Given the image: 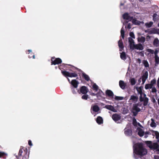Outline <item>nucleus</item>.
Here are the masks:
<instances>
[{
  "mask_svg": "<svg viewBox=\"0 0 159 159\" xmlns=\"http://www.w3.org/2000/svg\"><path fill=\"white\" fill-rule=\"evenodd\" d=\"M152 135L156 136L157 139V142L152 143L151 141H145V143L147 146L151 150H155L156 151L159 152V132L157 131L152 130Z\"/></svg>",
  "mask_w": 159,
  "mask_h": 159,
  "instance_id": "1",
  "label": "nucleus"
},
{
  "mask_svg": "<svg viewBox=\"0 0 159 159\" xmlns=\"http://www.w3.org/2000/svg\"><path fill=\"white\" fill-rule=\"evenodd\" d=\"M133 152L140 157H143L147 154L148 151L143 143H138L133 146Z\"/></svg>",
  "mask_w": 159,
  "mask_h": 159,
  "instance_id": "2",
  "label": "nucleus"
},
{
  "mask_svg": "<svg viewBox=\"0 0 159 159\" xmlns=\"http://www.w3.org/2000/svg\"><path fill=\"white\" fill-rule=\"evenodd\" d=\"M132 109L133 110L132 112L134 116H136L138 113L141 111V109L138 107V104L137 103L133 104Z\"/></svg>",
  "mask_w": 159,
  "mask_h": 159,
  "instance_id": "3",
  "label": "nucleus"
},
{
  "mask_svg": "<svg viewBox=\"0 0 159 159\" xmlns=\"http://www.w3.org/2000/svg\"><path fill=\"white\" fill-rule=\"evenodd\" d=\"M51 65L59 64L62 62V60L59 58H55L54 57H52L51 58Z\"/></svg>",
  "mask_w": 159,
  "mask_h": 159,
  "instance_id": "4",
  "label": "nucleus"
},
{
  "mask_svg": "<svg viewBox=\"0 0 159 159\" xmlns=\"http://www.w3.org/2000/svg\"><path fill=\"white\" fill-rule=\"evenodd\" d=\"M88 92V89L87 88L84 86H81L80 88V90H77V92L79 93V94H80L81 93L84 94H86Z\"/></svg>",
  "mask_w": 159,
  "mask_h": 159,
  "instance_id": "5",
  "label": "nucleus"
},
{
  "mask_svg": "<svg viewBox=\"0 0 159 159\" xmlns=\"http://www.w3.org/2000/svg\"><path fill=\"white\" fill-rule=\"evenodd\" d=\"M123 18L124 19L131 21L133 18V16H131L128 13H125L123 15Z\"/></svg>",
  "mask_w": 159,
  "mask_h": 159,
  "instance_id": "6",
  "label": "nucleus"
},
{
  "mask_svg": "<svg viewBox=\"0 0 159 159\" xmlns=\"http://www.w3.org/2000/svg\"><path fill=\"white\" fill-rule=\"evenodd\" d=\"M143 105L144 106H147L148 104L149 99L148 98L146 97V95L144 93L143 94Z\"/></svg>",
  "mask_w": 159,
  "mask_h": 159,
  "instance_id": "7",
  "label": "nucleus"
},
{
  "mask_svg": "<svg viewBox=\"0 0 159 159\" xmlns=\"http://www.w3.org/2000/svg\"><path fill=\"white\" fill-rule=\"evenodd\" d=\"M148 76V72L147 71H145L143 73L142 76V84H143L145 82L146 80L147 79Z\"/></svg>",
  "mask_w": 159,
  "mask_h": 159,
  "instance_id": "8",
  "label": "nucleus"
},
{
  "mask_svg": "<svg viewBox=\"0 0 159 159\" xmlns=\"http://www.w3.org/2000/svg\"><path fill=\"white\" fill-rule=\"evenodd\" d=\"M149 34H159V29H155L153 28L150 29Z\"/></svg>",
  "mask_w": 159,
  "mask_h": 159,
  "instance_id": "9",
  "label": "nucleus"
},
{
  "mask_svg": "<svg viewBox=\"0 0 159 159\" xmlns=\"http://www.w3.org/2000/svg\"><path fill=\"white\" fill-rule=\"evenodd\" d=\"M121 116L120 115L115 113L113 114L112 116V118L113 120L116 122L120 120Z\"/></svg>",
  "mask_w": 159,
  "mask_h": 159,
  "instance_id": "10",
  "label": "nucleus"
},
{
  "mask_svg": "<svg viewBox=\"0 0 159 159\" xmlns=\"http://www.w3.org/2000/svg\"><path fill=\"white\" fill-rule=\"evenodd\" d=\"M105 93L106 95L111 98H113L114 93L112 91L110 90L107 89L106 90Z\"/></svg>",
  "mask_w": 159,
  "mask_h": 159,
  "instance_id": "11",
  "label": "nucleus"
},
{
  "mask_svg": "<svg viewBox=\"0 0 159 159\" xmlns=\"http://www.w3.org/2000/svg\"><path fill=\"white\" fill-rule=\"evenodd\" d=\"M138 99V96L134 95H132L130 96L129 100L131 101L132 102L136 103L137 102Z\"/></svg>",
  "mask_w": 159,
  "mask_h": 159,
  "instance_id": "12",
  "label": "nucleus"
},
{
  "mask_svg": "<svg viewBox=\"0 0 159 159\" xmlns=\"http://www.w3.org/2000/svg\"><path fill=\"white\" fill-rule=\"evenodd\" d=\"M132 48H134L135 49L142 50L143 48V45L140 43L138 44H133V46Z\"/></svg>",
  "mask_w": 159,
  "mask_h": 159,
  "instance_id": "13",
  "label": "nucleus"
},
{
  "mask_svg": "<svg viewBox=\"0 0 159 159\" xmlns=\"http://www.w3.org/2000/svg\"><path fill=\"white\" fill-rule=\"evenodd\" d=\"M70 84L72 85V87L76 89L78 86L79 83L76 80H71Z\"/></svg>",
  "mask_w": 159,
  "mask_h": 159,
  "instance_id": "14",
  "label": "nucleus"
},
{
  "mask_svg": "<svg viewBox=\"0 0 159 159\" xmlns=\"http://www.w3.org/2000/svg\"><path fill=\"white\" fill-rule=\"evenodd\" d=\"M118 45L120 48V51H122L124 49V46L122 39H120L118 41Z\"/></svg>",
  "mask_w": 159,
  "mask_h": 159,
  "instance_id": "15",
  "label": "nucleus"
},
{
  "mask_svg": "<svg viewBox=\"0 0 159 159\" xmlns=\"http://www.w3.org/2000/svg\"><path fill=\"white\" fill-rule=\"evenodd\" d=\"M104 108L107 109L113 112H115L116 111L113 106L111 105H106L104 107Z\"/></svg>",
  "mask_w": 159,
  "mask_h": 159,
  "instance_id": "16",
  "label": "nucleus"
},
{
  "mask_svg": "<svg viewBox=\"0 0 159 159\" xmlns=\"http://www.w3.org/2000/svg\"><path fill=\"white\" fill-rule=\"evenodd\" d=\"M119 85L120 88L123 89H125L126 84L123 80H120L119 82Z\"/></svg>",
  "mask_w": 159,
  "mask_h": 159,
  "instance_id": "17",
  "label": "nucleus"
},
{
  "mask_svg": "<svg viewBox=\"0 0 159 159\" xmlns=\"http://www.w3.org/2000/svg\"><path fill=\"white\" fill-rule=\"evenodd\" d=\"M128 40L130 48L131 49H133V48H132L133 46V44H134V40L131 37H129L128 38Z\"/></svg>",
  "mask_w": 159,
  "mask_h": 159,
  "instance_id": "18",
  "label": "nucleus"
},
{
  "mask_svg": "<svg viewBox=\"0 0 159 159\" xmlns=\"http://www.w3.org/2000/svg\"><path fill=\"white\" fill-rule=\"evenodd\" d=\"M92 109L93 111L95 112H98L100 110V108L97 105L93 106Z\"/></svg>",
  "mask_w": 159,
  "mask_h": 159,
  "instance_id": "19",
  "label": "nucleus"
},
{
  "mask_svg": "<svg viewBox=\"0 0 159 159\" xmlns=\"http://www.w3.org/2000/svg\"><path fill=\"white\" fill-rule=\"evenodd\" d=\"M96 122L98 124H101L103 123V120L102 117L98 116L96 119Z\"/></svg>",
  "mask_w": 159,
  "mask_h": 159,
  "instance_id": "20",
  "label": "nucleus"
},
{
  "mask_svg": "<svg viewBox=\"0 0 159 159\" xmlns=\"http://www.w3.org/2000/svg\"><path fill=\"white\" fill-rule=\"evenodd\" d=\"M82 76L87 81H89L90 80V78L89 76L84 72L82 73Z\"/></svg>",
  "mask_w": 159,
  "mask_h": 159,
  "instance_id": "21",
  "label": "nucleus"
},
{
  "mask_svg": "<svg viewBox=\"0 0 159 159\" xmlns=\"http://www.w3.org/2000/svg\"><path fill=\"white\" fill-rule=\"evenodd\" d=\"M131 21L133 24L134 25H139L140 24V21L137 20L135 18H133Z\"/></svg>",
  "mask_w": 159,
  "mask_h": 159,
  "instance_id": "22",
  "label": "nucleus"
},
{
  "mask_svg": "<svg viewBox=\"0 0 159 159\" xmlns=\"http://www.w3.org/2000/svg\"><path fill=\"white\" fill-rule=\"evenodd\" d=\"M153 45L155 47H158L159 45V40L157 38H156L154 39L153 42Z\"/></svg>",
  "mask_w": 159,
  "mask_h": 159,
  "instance_id": "23",
  "label": "nucleus"
},
{
  "mask_svg": "<svg viewBox=\"0 0 159 159\" xmlns=\"http://www.w3.org/2000/svg\"><path fill=\"white\" fill-rule=\"evenodd\" d=\"M120 58L124 60H125L126 59V55L125 52H122L120 53Z\"/></svg>",
  "mask_w": 159,
  "mask_h": 159,
  "instance_id": "24",
  "label": "nucleus"
},
{
  "mask_svg": "<svg viewBox=\"0 0 159 159\" xmlns=\"http://www.w3.org/2000/svg\"><path fill=\"white\" fill-rule=\"evenodd\" d=\"M61 73L64 76L66 77H70V72H69L66 71H62Z\"/></svg>",
  "mask_w": 159,
  "mask_h": 159,
  "instance_id": "25",
  "label": "nucleus"
},
{
  "mask_svg": "<svg viewBox=\"0 0 159 159\" xmlns=\"http://www.w3.org/2000/svg\"><path fill=\"white\" fill-rule=\"evenodd\" d=\"M138 134L140 137H142L144 135V132L143 131L142 129L140 128L139 130Z\"/></svg>",
  "mask_w": 159,
  "mask_h": 159,
  "instance_id": "26",
  "label": "nucleus"
},
{
  "mask_svg": "<svg viewBox=\"0 0 159 159\" xmlns=\"http://www.w3.org/2000/svg\"><path fill=\"white\" fill-rule=\"evenodd\" d=\"M125 133L127 135H132V131L130 129H127L125 131Z\"/></svg>",
  "mask_w": 159,
  "mask_h": 159,
  "instance_id": "27",
  "label": "nucleus"
},
{
  "mask_svg": "<svg viewBox=\"0 0 159 159\" xmlns=\"http://www.w3.org/2000/svg\"><path fill=\"white\" fill-rule=\"evenodd\" d=\"M152 122L150 124V126L152 127H155L156 126V125L155 122V120L154 119L152 118L151 119Z\"/></svg>",
  "mask_w": 159,
  "mask_h": 159,
  "instance_id": "28",
  "label": "nucleus"
},
{
  "mask_svg": "<svg viewBox=\"0 0 159 159\" xmlns=\"http://www.w3.org/2000/svg\"><path fill=\"white\" fill-rule=\"evenodd\" d=\"M152 17H153V20L155 22L157 21V20L158 19L157 15L156 13H154L153 14V16H152Z\"/></svg>",
  "mask_w": 159,
  "mask_h": 159,
  "instance_id": "29",
  "label": "nucleus"
},
{
  "mask_svg": "<svg viewBox=\"0 0 159 159\" xmlns=\"http://www.w3.org/2000/svg\"><path fill=\"white\" fill-rule=\"evenodd\" d=\"M153 25V22L152 21H150L148 23H146L145 24L146 27L148 28L151 27Z\"/></svg>",
  "mask_w": 159,
  "mask_h": 159,
  "instance_id": "30",
  "label": "nucleus"
},
{
  "mask_svg": "<svg viewBox=\"0 0 159 159\" xmlns=\"http://www.w3.org/2000/svg\"><path fill=\"white\" fill-rule=\"evenodd\" d=\"M143 86H140L139 87H136V89L138 93H141L143 91Z\"/></svg>",
  "mask_w": 159,
  "mask_h": 159,
  "instance_id": "31",
  "label": "nucleus"
},
{
  "mask_svg": "<svg viewBox=\"0 0 159 159\" xmlns=\"http://www.w3.org/2000/svg\"><path fill=\"white\" fill-rule=\"evenodd\" d=\"M138 41L141 43H144L145 41V38L144 37L141 36L140 38H139Z\"/></svg>",
  "mask_w": 159,
  "mask_h": 159,
  "instance_id": "32",
  "label": "nucleus"
},
{
  "mask_svg": "<svg viewBox=\"0 0 159 159\" xmlns=\"http://www.w3.org/2000/svg\"><path fill=\"white\" fill-rule=\"evenodd\" d=\"M78 76V75L75 73H70V77H76Z\"/></svg>",
  "mask_w": 159,
  "mask_h": 159,
  "instance_id": "33",
  "label": "nucleus"
},
{
  "mask_svg": "<svg viewBox=\"0 0 159 159\" xmlns=\"http://www.w3.org/2000/svg\"><path fill=\"white\" fill-rule=\"evenodd\" d=\"M152 86L150 84H148L145 85V88L146 89H152Z\"/></svg>",
  "mask_w": 159,
  "mask_h": 159,
  "instance_id": "34",
  "label": "nucleus"
},
{
  "mask_svg": "<svg viewBox=\"0 0 159 159\" xmlns=\"http://www.w3.org/2000/svg\"><path fill=\"white\" fill-rule=\"evenodd\" d=\"M143 63L145 67H147L149 66V64L147 60H143Z\"/></svg>",
  "mask_w": 159,
  "mask_h": 159,
  "instance_id": "35",
  "label": "nucleus"
},
{
  "mask_svg": "<svg viewBox=\"0 0 159 159\" xmlns=\"http://www.w3.org/2000/svg\"><path fill=\"white\" fill-rule=\"evenodd\" d=\"M121 36L123 39H124L125 35V31L124 30L123 28L122 27L120 30Z\"/></svg>",
  "mask_w": 159,
  "mask_h": 159,
  "instance_id": "36",
  "label": "nucleus"
},
{
  "mask_svg": "<svg viewBox=\"0 0 159 159\" xmlns=\"http://www.w3.org/2000/svg\"><path fill=\"white\" fill-rule=\"evenodd\" d=\"M155 64L158 65L159 63V57L158 56H155Z\"/></svg>",
  "mask_w": 159,
  "mask_h": 159,
  "instance_id": "37",
  "label": "nucleus"
},
{
  "mask_svg": "<svg viewBox=\"0 0 159 159\" xmlns=\"http://www.w3.org/2000/svg\"><path fill=\"white\" fill-rule=\"evenodd\" d=\"M115 99L116 100H121L124 99V97L116 96L115 97Z\"/></svg>",
  "mask_w": 159,
  "mask_h": 159,
  "instance_id": "38",
  "label": "nucleus"
},
{
  "mask_svg": "<svg viewBox=\"0 0 159 159\" xmlns=\"http://www.w3.org/2000/svg\"><path fill=\"white\" fill-rule=\"evenodd\" d=\"M144 93L142 91V92H141V93H138V94H139L140 95V97H139V101L141 102H142L143 101V97L142 96L143 95V94Z\"/></svg>",
  "mask_w": 159,
  "mask_h": 159,
  "instance_id": "39",
  "label": "nucleus"
},
{
  "mask_svg": "<svg viewBox=\"0 0 159 159\" xmlns=\"http://www.w3.org/2000/svg\"><path fill=\"white\" fill-rule=\"evenodd\" d=\"M130 82L132 85H133L135 84L136 83L135 80L134 78H132L130 79Z\"/></svg>",
  "mask_w": 159,
  "mask_h": 159,
  "instance_id": "40",
  "label": "nucleus"
},
{
  "mask_svg": "<svg viewBox=\"0 0 159 159\" xmlns=\"http://www.w3.org/2000/svg\"><path fill=\"white\" fill-rule=\"evenodd\" d=\"M93 87L94 89L96 91H97L98 90V86L96 85V84H94L93 85Z\"/></svg>",
  "mask_w": 159,
  "mask_h": 159,
  "instance_id": "41",
  "label": "nucleus"
},
{
  "mask_svg": "<svg viewBox=\"0 0 159 159\" xmlns=\"http://www.w3.org/2000/svg\"><path fill=\"white\" fill-rule=\"evenodd\" d=\"M88 97V95L87 94H84L81 97L84 100H87Z\"/></svg>",
  "mask_w": 159,
  "mask_h": 159,
  "instance_id": "42",
  "label": "nucleus"
},
{
  "mask_svg": "<svg viewBox=\"0 0 159 159\" xmlns=\"http://www.w3.org/2000/svg\"><path fill=\"white\" fill-rule=\"evenodd\" d=\"M156 80L155 79H153L151 80L150 82V84L153 86L154 84H156Z\"/></svg>",
  "mask_w": 159,
  "mask_h": 159,
  "instance_id": "43",
  "label": "nucleus"
},
{
  "mask_svg": "<svg viewBox=\"0 0 159 159\" xmlns=\"http://www.w3.org/2000/svg\"><path fill=\"white\" fill-rule=\"evenodd\" d=\"M7 155V154L4 152H0V157L4 156H6Z\"/></svg>",
  "mask_w": 159,
  "mask_h": 159,
  "instance_id": "44",
  "label": "nucleus"
},
{
  "mask_svg": "<svg viewBox=\"0 0 159 159\" xmlns=\"http://www.w3.org/2000/svg\"><path fill=\"white\" fill-rule=\"evenodd\" d=\"M75 88L73 87H71L72 92L74 94H75L76 93V90H77V89H75Z\"/></svg>",
  "mask_w": 159,
  "mask_h": 159,
  "instance_id": "45",
  "label": "nucleus"
},
{
  "mask_svg": "<svg viewBox=\"0 0 159 159\" xmlns=\"http://www.w3.org/2000/svg\"><path fill=\"white\" fill-rule=\"evenodd\" d=\"M129 35L133 39H135V36L133 32H130L129 33Z\"/></svg>",
  "mask_w": 159,
  "mask_h": 159,
  "instance_id": "46",
  "label": "nucleus"
},
{
  "mask_svg": "<svg viewBox=\"0 0 159 159\" xmlns=\"http://www.w3.org/2000/svg\"><path fill=\"white\" fill-rule=\"evenodd\" d=\"M152 92L153 93H156L157 91L156 88L155 87H152Z\"/></svg>",
  "mask_w": 159,
  "mask_h": 159,
  "instance_id": "47",
  "label": "nucleus"
},
{
  "mask_svg": "<svg viewBox=\"0 0 159 159\" xmlns=\"http://www.w3.org/2000/svg\"><path fill=\"white\" fill-rule=\"evenodd\" d=\"M148 52L152 54H153L154 52V51L153 50L150 49H148Z\"/></svg>",
  "mask_w": 159,
  "mask_h": 159,
  "instance_id": "48",
  "label": "nucleus"
},
{
  "mask_svg": "<svg viewBox=\"0 0 159 159\" xmlns=\"http://www.w3.org/2000/svg\"><path fill=\"white\" fill-rule=\"evenodd\" d=\"M133 124L134 125H136L137 121L136 119L135 118H134L133 120Z\"/></svg>",
  "mask_w": 159,
  "mask_h": 159,
  "instance_id": "49",
  "label": "nucleus"
},
{
  "mask_svg": "<svg viewBox=\"0 0 159 159\" xmlns=\"http://www.w3.org/2000/svg\"><path fill=\"white\" fill-rule=\"evenodd\" d=\"M158 51L156 49L155 51L154 52V53L155 54V56H157V53H158Z\"/></svg>",
  "mask_w": 159,
  "mask_h": 159,
  "instance_id": "50",
  "label": "nucleus"
},
{
  "mask_svg": "<svg viewBox=\"0 0 159 159\" xmlns=\"http://www.w3.org/2000/svg\"><path fill=\"white\" fill-rule=\"evenodd\" d=\"M28 144L30 146H32L33 145V144L32 143V142L30 140H29L28 141Z\"/></svg>",
  "mask_w": 159,
  "mask_h": 159,
  "instance_id": "51",
  "label": "nucleus"
},
{
  "mask_svg": "<svg viewBox=\"0 0 159 159\" xmlns=\"http://www.w3.org/2000/svg\"><path fill=\"white\" fill-rule=\"evenodd\" d=\"M127 27L129 29H130L131 28V25L130 23L128 24Z\"/></svg>",
  "mask_w": 159,
  "mask_h": 159,
  "instance_id": "52",
  "label": "nucleus"
},
{
  "mask_svg": "<svg viewBox=\"0 0 159 159\" xmlns=\"http://www.w3.org/2000/svg\"><path fill=\"white\" fill-rule=\"evenodd\" d=\"M137 61L139 64H140L141 63V60L140 58L138 59Z\"/></svg>",
  "mask_w": 159,
  "mask_h": 159,
  "instance_id": "53",
  "label": "nucleus"
},
{
  "mask_svg": "<svg viewBox=\"0 0 159 159\" xmlns=\"http://www.w3.org/2000/svg\"><path fill=\"white\" fill-rule=\"evenodd\" d=\"M157 86L159 89V78H158L157 81Z\"/></svg>",
  "mask_w": 159,
  "mask_h": 159,
  "instance_id": "54",
  "label": "nucleus"
},
{
  "mask_svg": "<svg viewBox=\"0 0 159 159\" xmlns=\"http://www.w3.org/2000/svg\"><path fill=\"white\" fill-rule=\"evenodd\" d=\"M149 31H150V29H148L147 30H146L145 31V33H148V34H149Z\"/></svg>",
  "mask_w": 159,
  "mask_h": 159,
  "instance_id": "55",
  "label": "nucleus"
},
{
  "mask_svg": "<svg viewBox=\"0 0 159 159\" xmlns=\"http://www.w3.org/2000/svg\"><path fill=\"white\" fill-rule=\"evenodd\" d=\"M154 159H159V156H156L154 157Z\"/></svg>",
  "mask_w": 159,
  "mask_h": 159,
  "instance_id": "56",
  "label": "nucleus"
},
{
  "mask_svg": "<svg viewBox=\"0 0 159 159\" xmlns=\"http://www.w3.org/2000/svg\"><path fill=\"white\" fill-rule=\"evenodd\" d=\"M145 134H151V133L150 132H148V131H146L145 132Z\"/></svg>",
  "mask_w": 159,
  "mask_h": 159,
  "instance_id": "57",
  "label": "nucleus"
},
{
  "mask_svg": "<svg viewBox=\"0 0 159 159\" xmlns=\"http://www.w3.org/2000/svg\"><path fill=\"white\" fill-rule=\"evenodd\" d=\"M22 152V150L21 149H20V150L19 152V154L20 155H21Z\"/></svg>",
  "mask_w": 159,
  "mask_h": 159,
  "instance_id": "58",
  "label": "nucleus"
},
{
  "mask_svg": "<svg viewBox=\"0 0 159 159\" xmlns=\"http://www.w3.org/2000/svg\"><path fill=\"white\" fill-rule=\"evenodd\" d=\"M138 104V106L141 107L142 105V104L140 103H137Z\"/></svg>",
  "mask_w": 159,
  "mask_h": 159,
  "instance_id": "59",
  "label": "nucleus"
},
{
  "mask_svg": "<svg viewBox=\"0 0 159 159\" xmlns=\"http://www.w3.org/2000/svg\"><path fill=\"white\" fill-rule=\"evenodd\" d=\"M28 51L29 52H30L29 53V54H32V53H30V52H32V51H31V50H28Z\"/></svg>",
  "mask_w": 159,
  "mask_h": 159,
  "instance_id": "60",
  "label": "nucleus"
},
{
  "mask_svg": "<svg viewBox=\"0 0 159 159\" xmlns=\"http://www.w3.org/2000/svg\"><path fill=\"white\" fill-rule=\"evenodd\" d=\"M148 137V136L146 135V134H145V135L144 136V138H147Z\"/></svg>",
  "mask_w": 159,
  "mask_h": 159,
  "instance_id": "61",
  "label": "nucleus"
},
{
  "mask_svg": "<svg viewBox=\"0 0 159 159\" xmlns=\"http://www.w3.org/2000/svg\"><path fill=\"white\" fill-rule=\"evenodd\" d=\"M141 78H140L138 80V82L140 83L141 82Z\"/></svg>",
  "mask_w": 159,
  "mask_h": 159,
  "instance_id": "62",
  "label": "nucleus"
},
{
  "mask_svg": "<svg viewBox=\"0 0 159 159\" xmlns=\"http://www.w3.org/2000/svg\"><path fill=\"white\" fill-rule=\"evenodd\" d=\"M67 79H68V81H69V82L70 83L71 82H70V80H69V78H67Z\"/></svg>",
  "mask_w": 159,
  "mask_h": 159,
  "instance_id": "63",
  "label": "nucleus"
},
{
  "mask_svg": "<svg viewBox=\"0 0 159 159\" xmlns=\"http://www.w3.org/2000/svg\"><path fill=\"white\" fill-rule=\"evenodd\" d=\"M157 101H158V104L159 106V98L158 99Z\"/></svg>",
  "mask_w": 159,
  "mask_h": 159,
  "instance_id": "64",
  "label": "nucleus"
}]
</instances>
